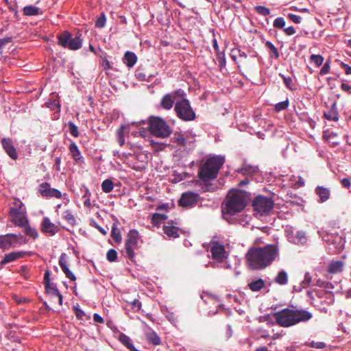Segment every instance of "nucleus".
Returning a JSON list of instances; mask_svg holds the SVG:
<instances>
[{"mask_svg":"<svg viewBox=\"0 0 351 351\" xmlns=\"http://www.w3.org/2000/svg\"><path fill=\"white\" fill-rule=\"evenodd\" d=\"M107 260L110 262H114L117 260V252L114 249H110L108 251L106 254Z\"/></svg>","mask_w":351,"mask_h":351,"instance_id":"obj_46","label":"nucleus"},{"mask_svg":"<svg viewBox=\"0 0 351 351\" xmlns=\"http://www.w3.org/2000/svg\"><path fill=\"white\" fill-rule=\"evenodd\" d=\"M324 117L328 121H337L339 120V113L336 103H333L330 109L328 112H324Z\"/></svg>","mask_w":351,"mask_h":351,"instance_id":"obj_24","label":"nucleus"},{"mask_svg":"<svg viewBox=\"0 0 351 351\" xmlns=\"http://www.w3.org/2000/svg\"><path fill=\"white\" fill-rule=\"evenodd\" d=\"M224 161V157L221 156H214L209 158L202 165L199 171V177L200 179L204 181L215 179Z\"/></svg>","mask_w":351,"mask_h":351,"instance_id":"obj_5","label":"nucleus"},{"mask_svg":"<svg viewBox=\"0 0 351 351\" xmlns=\"http://www.w3.org/2000/svg\"><path fill=\"white\" fill-rule=\"evenodd\" d=\"M135 75L136 78L141 81H145L147 80L146 75L141 71H136Z\"/></svg>","mask_w":351,"mask_h":351,"instance_id":"obj_62","label":"nucleus"},{"mask_svg":"<svg viewBox=\"0 0 351 351\" xmlns=\"http://www.w3.org/2000/svg\"><path fill=\"white\" fill-rule=\"evenodd\" d=\"M289 19L295 23H300L302 21V17L299 15H296L292 13L288 14Z\"/></svg>","mask_w":351,"mask_h":351,"instance_id":"obj_54","label":"nucleus"},{"mask_svg":"<svg viewBox=\"0 0 351 351\" xmlns=\"http://www.w3.org/2000/svg\"><path fill=\"white\" fill-rule=\"evenodd\" d=\"M324 137L332 146H337L339 144V141H337V134L335 132H324Z\"/></svg>","mask_w":351,"mask_h":351,"instance_id":"obj_34","label":"nucleus"},{"mask_svg":"<svg viewBox=\"0 0 351 351\" xmlns=\"http://www.w3.org/2000/svg\"><path fill=\"white\" fill-rule=\"evenodd\" d=\"M315 193L319 197L318 202L319 203L326 202L330 195V191L329 189L321 186H318L315 188Z\"/></svg>","mask_w":351,"mask_h":351,"instance_id":"obj_22","label":"nucleus"},{"mask_svg":"<svg viewBox=\"0 0 351 351\" xmlns=\"http://www.w3.org/2000/svg\"><path fill=\"white\" fill-rule=\"evenodd\" d=\"M38 192L39 194L45 198H60L62 197V193L54 188H51L48 182H43L38 186Z\"/></svg>","mask_w":351,"mask_h":351,"instance_id":"obj_15","label":"nucleus"},{"mask_svg":"<svg viewBox=\"0 0 351 351\" xmlns=\"http://www.w3.org/2000/svg\"><path fill=\"white\" fill-rule=\"evenodd\" d=\"M219 66L223 67L226 66V58L223 53H219L218 56Z\"/></svg>","mask_w":351,"mask_h":351,"instance_id":"obj_60","label":"nucleus"},{"mask_svg":"<svg viewBox=\"0 0 351 351\" xmlns=\"http://www.w3.org/2000/svg\"><path fill=\"white\" fill-rule=\"evenodd\" d=\"M21 213H25V208L21 202H15L14 206L10 209V214L13 217Z\"/></svg>","mask_w":351,"mask_h":351,"instance_id":"obj_28","label":"nucleus"},{"mask_svg":"<svg viewBox=\"0 0 351 351\" xmlns=\"http://www.w3.org/2000/svg\"><path fill=\"white\" fill-rule=\"evenodd\" d=\"M146 124L144 120H141L139 121L132 122L131 123H128L127 125H123L121 127L117 130V141L120 146H123L125 144V134L130 130V128L131 125H135L137 128H139V134L141 136L145 137L147 133V130H146L143 128H141V125Z\"/></svg>","mask_w":351,"mask_h":351,"instance_id":"obj_11","label":"nucleus"},{"mask_svg":"<svg viewBox=\"0 0 351 351\" xmlns=\"http://www.w3.org/2000/svg\"><path fill=\"white\" fill-rule=\"evenodd\" d=\"M139 235L136 230H130L125 242V250L128 257L134 256V250L138 248Z\"/></svg>","mask_w":351,"mask_h":351,"instance_id":"obj_13","label":"nucleus"},{"mask_svg":"<svg viewBox=\"0 0 351 351\" xmlns=\"http://www.w3.org/2000/svg\"><path fill=\"white\" fill-rule=\"evenodd\" d=\"M59 265L66 278H69L72 281H75L76 280L75 275L70 271L67 265V255L65 253H62L60 255L59 258Z\"/></svg>","mask_w":351,"mask_h":351,"instance_id":"obj_20","label":"nucleus"},{"mask_svg":"<svg viewBox=\"0 0 351 351\" xmlns=\"http://www.w3.org/2000/svg\"><path fill=\"white\" fill-rule=\"evenodd\" d=\"M283 79L284 83L287 88L289 90H294L295 88L293 86L292 78L289 76H285L283 74H280Z\"/></svg>","mask_w":351,"mask_h":351,"instance_id":"obj_43","label":"nucleus"},{"mask_svg":"<svg viewBox=\"0 0 351 351\" xmlns=\"http://www.w3.org/2000/svg\"><path fill=\"white\" fill-rule=\"evenodd\" d=\"M265 285V282L262 279H257L252 281L248 284V286L253 291H258L261 290Z\"/></svg>","mask_w":351,"mask_h":351,"instance_id":"obj_35","label":"nucleus"},{"mask_svg":"<svg viewBox=\"0 0 351 351\" xmlns=\"http://www.w3.org/2000/svg\"><path fill=\"white\" fill-rule=\"evenodd\" d=\"M165 316L167 319L172 324H176L178 322L177 317L173 312H170L166 308Z\"/></svg>","mask_w":351,"mask_h":351,"instance_id":"obj_48","label":"nucleus"},{"mask_svg":"<svg viewBox=\"0 0 351 351\" xmlns=\"http://www.w3.org/2000/svg\"><path fill=\"white\" fill-rule=\"evenodd\" d=\"M12 217V222L17 226L23 228L28 223V219L25 213H21Z\"/></svg>","mask_w":351,"mask_h":351,"instance_id":"obj_26","label":"nucleus"},{"mask_svg":"<svg viewBox=\"0 0 351 351\" xmlns=\"http://www.w3.org/2000/svg\"><path fill=\"white\" fill-rule=\"evenodd\" d=\"M173 141L177 145L182 146L186 149H191L195 143V136L189 133H176L173 135Z\"/></svg>","mask_w":351,"mask_h":351,"instance_id":"obj_14","label":"nucleus"},{"mask_svg":"<svg viewBox=\"0 0 351 351\" xmlns=\"http://www.w3.org/2000/svg\"><path fill=\"white\" fill-rule=\"evenodd\" d=\"M274 26L277 28H282L285 25V21L282 17H278L274 21Z\"/></svg>","mask_w":351,"mask_h":351,"instance_id":"obj_50","label":"nucleus"},{"mask_svg":"<svg viewBox=\"0 0 351 351\" xmlns=\"http://www.w3.org/2000/svg\"><path fill=\"white\" fill-rule=\"evenodd\" d=\"M19 235L16 234H6L0 235V249L5 251L10 249L13 245L12 239H18Z\"/></svg>","mask_w":351,"mask_h":351,"instance_id":"obj_18","label":"nucleus"},{"mask_svg":"<svg viewBox=\"0 0 351 351\" xmlns=\"http://www.w3.org/2000/svg\"><path fill=\"white\" fill-rule=\"evenodd\" d=\"M48 275H49V273L47 271L45 274V280L46 281L45 288H46L47 291L49 293H50L52 296H55V293L53 292V290L58 289L55 286L49 285V280H47Z\"/></svg>","mask_w":351,"mask_h":351,"instance_id":"obj_44","label":"nucleus"},{"mask_svg":"<svg viewBox=\"0 0 351 351\" xmlns=\"http://www.w3.org/2000/svg\"><path fill=\"white\" fill-rule=\"evenodd\" d=\"M121 341L128 348L132 345L131 342V339L126 335H123L121 337Z\"/></svg>","mask_w":351,"mask_h":351,"instance_id":"obj_57","label":"nucleus"},{"mask_svg":"<svg viewBox=\"0 0 351 351\" xmlns=\"http://www.w3.org/2000/svg\"><path fill=\"white\" fill-rule=\"evenodd\" d=\"M1 144L3 149L5 151L7 154L13 160H16L18 158V154L15 147L12 144V141L10 138H3L1 140Z\"/></svg>","mask_w":351,"mask_h":351,"instance_id":"obj_19","label":"nucleus"},{"mask_svg":"<svg viewBox=\"0 0 351 351\" xmlns=\"http://www.w3.org/2000/svg\"><path fill=\"white\" fill-rule=\"evenodd\" d=\"M310 346L311 348H317V349H322L326 347V343L324 342H322V341H317V342L312 341L310 343Z\"/></svg>","mask_w":351,"mask_h":351,"instance_id":"obj_55","label":"nucleus"},{"mask_svg":"<svg viewBox=\"0 0 351 351\" xmlns=\"http://www.w3.org/2000/svg\"><path fill=\"white\" fill-rule=\"evenodd\" d=\"M23 13L26 16H37L41 14L42 11L38 7L34 5H28L23 8Z\"/></svg>","mask_w":351,"mask_h":351,"instance_id":"obj_29","label":"nucleus"},{"mask_svg":"<svg viewBox=\"0 0 351 351\" xmlns=\"http://www.w3.org/2000/svg\"><path fill=\"white\" fill-rule=\"evenodd\" d=\"M111 235H112V237L113 238V239L116 242L120 243L121 241V235L120 230L114 225H113V226L112 228Z\"/></svg>","mask_w":351,"mask_h":351,"instance_id":"obj_38","label":"nucleus"},{"mask_svg":"<svg viewBox=\"0 0 351 351\" xmlns=\"http://www.w3.org/2000/svg\"><path fill=\"white\" fill-rule=\"evenodd\" d=\"M308 286V284L305 282L304 281H302L300 285L298 286H294L293 287V291L295 292H300L302 291L303 288H306Z\"/></svg>","mask_w":351,"mask_h":351,"instance_id":"obj_59","label":"nucleus"},{"mask_svg":"<svg viewBox=\"0 0 351 351\" xmlns=\"http://www.w3.org/2000/svg\"><path fill=\"white\" fill-rule=\"evenodd\" d=\"M207 251L211 254L213 261L206 265V267L209 265L213 267H230L229 264L224 263L229 256L224 244L217 241H212L208 245Z\"/></svg>","mask_w":351,"mask_h":351,"instance_id":"obj_4","label":"nucleus"},{"mask_svg":"<svg viewBox=\"0 0 351 351\" xmlns=\"http://www.w3.org/2000/svg\"><path fill=\"white\" fill-rule=\"evenodd\" d=\"M12 41L11 37H5L3 38H0V51L3 49V47L10 43Z\"/></svg>","mask_w":351,"mask_h":351,"instance_id":"obj_53","label":"nucleus"},{"mask_svg":"<svg viewBox=\"0 0 351 351\" xmlns=\"http://www.w3.org/2000/svg\"><path fill=\"white\" fill-rule=\"evenodd\" d=\"M149 341L154 344V345H159L161 342L160 338L156 334L154 333L151 335L149 337Z\"/></svg>","mask_w":351,"mask_h":351,"instance_id":"obj_56","label":"nucleus"},{"mask_svg":"<svg viewBox=\"0 0 351 351\" xmlns=\"http://www.w3.org/2000/svg\"><path fill=\"white\" fill-rule=\"evenodd\" d=\"M343 263L341 261H335L332 263L329 266V271L331 273H337L341 270Z\"/></svg>","mask_w":351,"mask_h":351,"instance_id":"obj_37","label":"nucleus"},{"mask_svg":"<svg viewBox=\"0 0 351 351\" xmlns=\"http://www.w3.org/2000/svg\"><path fill=\"white\" fill-rule=\"evenodd\" d=\"M310 60L317 66H321L324 62V58L321 55H315V54L311 55Z\"/></svg>","mask_w":351,"mask_h":351,"instance_id":"obj_45","label":"nucleus"},{"mask_svg":"<svg viewBox=\"0 0 351 351\" xmlns=\"http://www.w3.org/2000/svg\"><path fill=\"white\" fill-rule=\"evenodd\" d=\"M174 110L177 117L184 121H193L196 117L195 112L186 97H180V100L176 101Z\"/></svg>","mask_w":351,"mask_h":351,"instance_id":"obj_7","label":"nucleus"},{"mask_svg":"<svg viewBox=\"0 0 351 351\" xmlns=\"http://www.w3.org/2000/svg\"><path fill=\"white\" fill-rule=\"evenodd\" d=\"M64 218L71 223L75 221V217L70 211H66L64 213Z\"/></svg>","mask_w":351,"mask_h":351,"instance_id":"obj_61","label":"nucleus"},{"mask_svg":"<svg viewBox=\"0 0 351 351\" xmlns=\"http://www.w3.org/2000/svg\"><path fill=\"white\" fill-rule=\"evenodd\" d=\"M341 88L349 93V94H351V85H350L348 83H342L341 85Z\"/></svg>","mask_w":351,"mask_h":351,"instance_id":"obj_63","label":"nucleus"},{"mask_svg":"<svg viewBox=\"0 0 351 351\" xmlns=\"http://www.w3.org/2000/svg\"><path fill=\"white\" fill-rule=\"evenodd\" d=\"M258 169L256 167L251 166L249 165H244L241 169L237 170V172L243 173L245 176H252L258 173Z\"/></svg>","mask_w":351,"mask_h":351,"instance_id":"obj_27","label":"nucleus"},{"mask_svg":"<svg viewBox=\"0 0 351 351\" xmlns=\"http://www.w3.org/2000/svg\"><path fill=\"white\" fill-rule=\"evenodd\" d=\"M166 219V216L164 215L155 214L152 217V221L155 223H161L162 220Z\"/></svg>","mask_w":351,"mask_h":351,"instance_id":"obj_52","label":"nucleus"},{"mask_svg":"<svg viewBox=\"0 0 351 351\" xmlns=\"http://www.w3.org/2000/svg\"><path fill=\"white\" fill-rule=\"evenodd\" d=\"M289 240L296 245H304L307 243L308 239L303 231H297L295 235L290 236L289 231H287Z\"/></svg>","mask_w":351,"mask_h":351,"instance_id":"obj_21","label":"nucleus"},{"mask_svg":"<svg viewBox=\"0 0 351 351\" xmlns=\"http://www.w3.org/2000/svg\"><path fill=\"white\" fill-rule=\"evenodd\" d=\"M69 151L71 154L73 158L77 161L82 158L81 153L75 143H72L69 145Z\"/></svg>","mask_w":351,"mask_h":351,"instance_id":"obj_32","label":"nucleus"},{"mask_svg":"<svg viewBox=\"0 0 351 351\" xmlns=\"http://www.w3.org/2000/svg\"><path fill=\"white\" fill-rule=\"evenodd\" d=\"M249 195L245 191L232 190L228 193L226 201L222 207L223 217H228L241 212L249 201Z\"/></svg>","mask_w":351,"mask_h":351,"instance_id":"obj_2","label":"nucleus"},{"mask_svg":"<svg viewBox=\"0 0 351 351\" xmlns=\"http://www.w3.org/2000/svg\"><path fill=\"white\" fill-rule=\"evenodd\" d=\"M123 61L128 67L131 68L136 64L137 57L134 53L127 51L123 56Z\"/></svg>","mask_w":351,"mask_h":351,"instance_id":"obj_25","label":"nucleus"},{"mask_svg":"<svg viewBox=\"0 0 351 351\" xmlns=\"http://www.w3.org/2000/svg\"><path fill=\"white\" fill-rule=\"evenodd\" d=\"M90 195H91V193H90V191L88 189H86L85 193L83 195L82 197L84 199V206H86V208H88L92 207V204L90 202Z\"/></svg>","mask_w":351,"mask_h":351,"instance_id":"obj_42","label":"nucleus"},{"mask_svg":"<svg viewBox=\"0 0 351 351\" xmlns=\"http://www.w3.org/2000/svg\"><path fill=\"white\" fill-rule=\"evenodd\" d=\"M278 248L276 245L250 249L246 254L247 263L252 269H261L269 265L278 256Z\"/></svg>","mask_w":351,"mask_h":351,"instance_id":"obj_1","label":"nucleus"},{"mask_svg":"<svg viewBox=\"0 0 351 351\" xmlns=\"http://www.w3.org/2000/svg\"><path fill=\"white\" fill-rule=\"evenodd\" d=\"M287 281L288 276L285 270L280 271L275 278V282L280 285H286Z\"/></svg>","mask_w":351,"mask_h":351,"instance_id":"obj_31","label":"nucleus"},{"mask_svg":"<svg viewBox=\"0 0 351 351\" xmlns=\"http://www.w3.org/2000/svg\"><path fill=\"white\" fill-rule=\"evenodd\" d=\"M276 322L280 326L289 327L300 322H306L313 317L309 311L298 308H285L274 314Z\"/></svg>","mask_w":351,"mask_h":351,"instance_id":"obj_3","label":"nucleus"},{"mask_svg":"<svg viewBox=\"0 0 351 351\" xmlns=\"http://www.w3.org/2000/svg\"><path fill=\"white\" fill-rule=\"evenodd\" d=\"M322 237L328 244V249L331 253H339L343 249L346 241L341 236L337 234L326 233Z\"/></svg>","mask_w":351,"mask_h":351,"instance_id":"obj_10","label":"nucleus"},{"mask_svg":"<svg viewBox=\"0 0 351 351\" xmlns=\"http://www.w3.org/2000/svg\"><path fill=\"white\" fill-rule=\"evenodd\" d=\"M255 11L260 15L267 16L270 15V10L267 7L262 5H257L254 8Z\"/></svg>","mask_w":351,"mask_h":351,"instance_id":"obj_40","label":"nucleus"},{"mask_svg":"<svg viewBox=\"0 0 351 351\" xmlns=\"http://www.w3.org/2000/svg\"><path fill=\"white\" fill-rule=\"evenodd\" d=\"M186 97V93L180 88L165 95L160 101V105L165 110H170L173 104H176L177 100H180V97Z\"/></svg>","mask_w":351,"mask_h":351,"instance_id":"obj_12","label":"nucleus"},{"mask_svg":"<svg viewBox=\"0 0 351 351\" xmlns=\"http://www.w3.org/2000/svg\"><path fill=\"white\" fill-rule=\"evenodd\" d=\"M252 206L257 215H267L274 208V202L269 197L259 195L254 199Z\"/></svg>","mask_w":351,"mask_h":351,"instance_id":"obj_9","label":"nucleus"},{"mask_svg":"<svg viewBox=\"0 0 351 351\" xmlns=\"http://www.w3.org/2000/svg\"><path fill=\"white\" fill-rule=\"evenodd\" d=\"M284 32L288 36H291L295 33V29L293 26L287 27L284 29Z\"/></svg>","mask_w":351,"mask_h":351,"instance_id":"obj_64","label":"nucleus"},{"mask_svg":"<svg viewBox=\"0 0 351 351\" xmlns=\"http://www.w3.org/2000/svg\"><path fill=\"white\" fill-rule=\"evenodd\" d=\"M330 60H327L323 65L322 68L321 69L319 74L321 75H325L328 74L330 71Z\"/></svg>","mask_w":351,"mask_h":351,"instance_id":"obj_51","label":"nucleus"},{"mask_svg":"<svg viewBox=\"0 0 351 351\" xmlns=\"http://www.w3.org/2000/svg\"><path fill=\"white\" fill-rule=\"evenodd\" d=\"M57 38L59 45L71 50H77L82 46V39L80 36L72 38L71 34L68 31L59 34Z\"/></svg>","mask_w":351,"mask_h":351,"instance_id":"obj_8","label":"nucleus"},{"mask_svg":"<svg viewBox=\"0 0 351 351\" xmlns=\"http://www.w3.org/2000/svg\"><path fill=\"white\" fill-rule=\"evenodd\" d=\"M40 229L43 232L49 234V235H54L59 230L58 227L52 223L47 217L43 218Z\"/></svg>","mask_w":351,"mask_h":351,"instance_id":"obj_17","label":"nucleus"},{"mask_svg":"<svg viewBox=\"0 0 351 351\" xmlns=\"http://www.w3.org/2000/svg\"><path fill=\"white\" fill-rule=\"evenodd\" d=\"M69 132L72 136L75 137H77L79 136L77 127L73 122H69Z\"/></svg>","mask_w":351,"mask_h":351,"instance_id":"obj_47","label":"nucleus"},{"mask_svg":"<svg viewBox=\"0 0 351 351\" xmlns=\"http://www.w3.org/2000/svg\"><path fill=\"white\" fill-rule=\"evenodd\" d=\"M199 199V195L193 192H186L182 193L179 199L180 206L184 208H191L197 204Z\"/></svg>","mask_w":351,"mask_h":351,"instance_id":"obj_16","label":"nucleus"},{"mask_svg":"<svg viewBox=\"0 0 351 351\" xmlns=\"http://www.w3.org/2000/svg\"><path fill=\"white\" fill-rule=\"evenodd\" d=\"M289 101L288 99H287L286 100H285L283 101L277 103L274 106V110L276 112H280L282 110H286L289 107Z\"/></svg>","mask_w":351,"mask_h":351,"instance_id":"obj_39","label":"nucleus"},{"mask_svg":"<svg viewBox=\"0 0 351 351\" xmlns=\"http://www.w3.org/2000/svg\"><path fill=\"white\" fill-rule=\"evenodd\" d=\"M114 189V183L112 180L109 179H106L104 180L101 183V189L102 191L106 193H108L111 192Z\"/></svg>","mask_w":351,"mask_h":351,"instance_id":"obj_36","label":"nucleus"},{"mask_svg":"<svg viewBox=\"0 0 351 351\" xmlns=\"http://www.w3.org/2000/svg\"><path fill=\"white\" fill-rule=\"evenodd\" d=\"M265 46L272 53L271 56L273 57H274L275 58H278L279 57L280 54H279V52H278L277 48L270 41H267L265 43Z\"/></svg>","mask_w":351,"mask_h":351,"instance_id":"obj_41","label":"nucleus"},{"mask_svg":"<svg viewBox=\"0 0 351 351\" xmlns=\"http://www.w3.org/2000/svg\"><path fill=\"white\" fill-rule=\"evenodd\" d=\"M163 230L164 232L169 237L176 238L179 237L178 229L175 226L165 225Z\"/></svg>","mask_w":351,"mask_h":351,"instance_id":"obj_33","label":"nucleus"},{"mask_svg":"<svg viewBox=\"0 0 351 351\" xmlns=\"http://www.w3.org/2000/svg\"><path fill=\"white\" fill-rule=\"evenodd\" d=\"M73 309L75 311V314L76 315V317L81 319H82V317L84 315V312L80 308L79 306H73Z\"/></svg>","mask_w":351,"mask_h":351,"instance_id":"obj_58","label":"nucleus"},{"mask_svg":"<svg viewBox=\"0 0 351 351\" xmlns=\"http://www.w3.org/2000/svg\"><path fill=\"white\" fill-rule=\"evenodd\" d=\"M106 24V16L104 14H101L96 20L95 26L97 27L101 28L104 27Z\"/></svg>","mask_w":351,"mask_h":351,"instance_id":"obj_49","label":"nucleus"},{"mask_svg":"<svg viewBox=\"0 0 351 351\" xmlns=\"http://www.w3.org/2000/svg\"><path fill=\"white\" fill-rule=\"evenodd\" d=\"M25 254L24 252H12L8 254H5L3 258L1 261L2 265H6L8 263L13 262L21 257Z\"/></svg>","mask_w":351,"mask_h":351,"instance_id":"obj_23","label":"nucleus"},{"mask_svg":"<svg viewBox=\"0 0 351 351\" xmlns=\"http://www.w3.org/2000/svg\"><path fill=\"white\" fill-rule=\"evenodd\" d=\"M23 232H25V234L27 236H29L34 239L38 238V232L37 230L35 228L32 227L29 224V223L27 225H25L24 227H23Z\"/></svg>","mask_w":351,"mask_h":351,"instance_id":"obj_30","label":"nucleus"},{"mask_svg":"<svg viewBox=\"0 0 351 351\" xmlns=\"http://www.w3.org/2000/svg\"><path fill=\"white\" fill-rule=\"evenodd\" d=\"M147 128L150 133L156 137L165 138L168 137L171 130L169 125L160 117H153L147 123Z\"/></svg>","mask_w":351,"mask_h":351,"instance_id":"obj_6","label":"nucleus"}]
</instances>
